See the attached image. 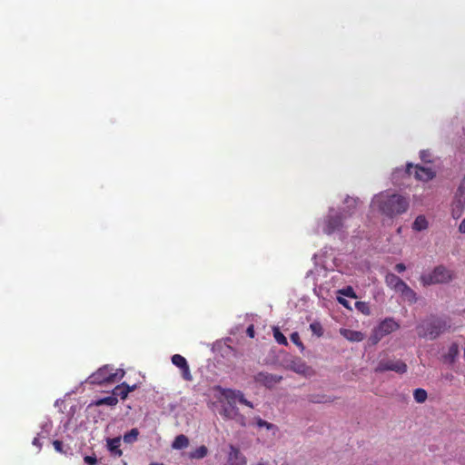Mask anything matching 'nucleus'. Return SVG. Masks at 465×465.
Instances as JSON below:
<instances>
[{
	"instance_id": "nucleus-5",
	"label": "nucleus",
	"mask_w": 465,
	"mask_h": 465,
	"mask_svg": "<svg viewBox=\"0 0 465 465\" xmlns=\"http://www.w3.org/2000/svg\"><path fill=\"white\" fill-rule=\"evenodd\" d=\"M453 278V273L450 270L443 265L436 266L430 273L422 274L420 276V282L424 286L432 284L447 283Z\"/></svg>"
},
{
	"instance_id": "nucleus-6",
	"label": "nucleus",
	"mask_w": 465,
	"mask_h": 465,
	"mask_svg": "<svg viewBox=\"0 0 465 465\" xmlns=\"http://www.w3.org/2000/svg\"><path fill=\"white\" fill-rule=\"evenodd\" d=\"M227 402L223 406L221 414L224 419L232 420L237 424L244 427L246 425L245 417L240 413L239 409L235 405V401L232 399H226Z\"/></svg>"
},
{
	"instance_id": "nucleus-13",
	"label": "nucleus",
	"mask_w": 465,
	"mask_h": 465,
	"mask_svg": "<svg viewBox=\"0 0 465 465\" xmlns=\"http://www.w3.org/2000/svg\"><path fill=\"white\" fill-rule=\"evenodd\" d=\"M224 396L226 399H232L233 401L238 400L240 403L244 404L250 408H252V403L244 398V395L240 391L228 390Z\"/></svg>"
},
{
	"instance_id": "nucleus-8",
	"label": "nucleus",
	"mask_w": 465,
	"mask_h": 465,
	"mask_svg": "<svg viewBox=\"0 0 465 465\" xmlns=\"http://www.w3.org/2000/svg\"><path fill=\"white\" fill-rule=\"evenodd\" d=\"M387 371H393L397 373H405L407 371V365L401 360H382L381 361L376 369V372H383Z\"/></svg>"
},
{
	"instance_id": "nucleus-4",
	"label": "nucleus",
	"mask_w": 465,
	"mask_h": 465,
	"mask_svg": "<svg viewBox=\"0 0 465 465\" xmlns=\"http://www.w3.org/2000/svg\"><path fill=\"white\" fill-rule=\"evenodd\" d=\"M124 374L123 369L114 370L110 365H104L90 375L88 381L90 383L97 385L111 384L121 381Z\"/></svg>"
},
{
	"instance_id": "nucleus-26",
	"label": "nucleus",
	"mask_w": 465,
	"mask_h": 465,
	"mask_svg": "<svg viewBox=\"0 0 465 465\" xmlns=\"http://www.w3.org/2000/svg\"><path fill=\"white\" fill-rule=\"evenodd\" d=\"M310 329L317 337H322L323 335V328L320 322H312L310 324Z\"/></svg>"
},
{
	"instance_id": "nucleus-12",
	"label": "nucleus",
	"mask_w": 465,
	"mask_h": 465,
	"mask_svg": "<svg viewBox=\"0 0 465 465\" xmlns=\"http://www.w3.org/2000/svg\"><path fill=\"white\" fill-rule=\"evenodd\" d=\"M385 282L388 287L394 290L396 292L404 286L406 283L399 276L394 273L389 272L385 276Z\"/></svg>"
},
{
	"instance_id": "nucleus-40",
	"label": "nucleus",
	"mask_w": 465,
	"mask_h": 465,
	"mask_svg": "<svg viewBox=\"0 0 465 465\" xmlns=\"http://www.w3.org/2000/svg\"><path fill=\"white\" fill-rule=\"evenodd\" d=\"M338 302L342 304L344 307L349 308V302L347 300L341 297H338Z\"/></svg>"
},
{
	"instance_id": "nucleus-20",
	"label": "nucleus",
	"mask_w": 465,
	"mask_h": 465,
	"mask_svg": "<svg viewBox=\"0 0 465 465\" xmlns=\"http://www.w3.org/2000/svg\"><path fill=\"white\" fill-rule=\"evenodd\" d=\"M118 403V399L114 395L107 396L104 398H101L94 402V405H107V406H115Z\"/></svg>"
},
{
	"instance_id": "nucleus-44",
	"label": "nucleus",
	"mask_w": 465,
	"mask_h": 465,
	"mask_svg": "<svg viewBox=\"0 0 465 465\" xmlns=\"http://www.w3.org/2000/svg\"><path fill=\"white\" fill-rule=\"evenodd\" d=\"M304 369H305V364H304V363H301V364H299V365H298V367H297V368H295L294 370H295V371H297V372H302V371H304Z\"/></svg>"
},
{
	"instance_id": "nucleus-2",
	"label": "nucleus",
	"mask_w": 465,
	"mask_h": 465,
	"mask_svg": "<svg viewBox=\"0 0 465 465\" xmlns=\"http://www.w3.org/2000/svg\"><path fill=\"white\" fill-rule=\"evenodd\" d=\"M450 328L451 323L448 317L430 314L420 321V322L416 326V331L420 338L435 340Z\"/></svg>"
},
{
	"instance_id": "nucleus-10",
	"label": "nucleus",
	"mask_w": 465,
	"mask_h": 465,
	"mask_svg": "<svg viewBox=\"0 0 465 465\" xmlns=\"http://www.w3.org/2000/svg\"><path fill=\"white\" fill-rule=\"evenodd\" d=\"M230 451L228 454L227 465H246V459L241 453L239 448L230 445Z\"/></svg>"
},
{
	"instance_id": "nucleus-21",
	"label": "nucleus",
	"mask_w": 465,
	"mask_h": 465,
	"mask_svg": "<svg viewBox=\"0 0 465 465\" xmlns=\"http://www.w3.org/2000/svg\"><path fill=\"white\" fill-rule=\"evenodd\" d=\"M130 393V390H125L124 383L117 385L113 390V395L114 397H120L122 400H125Z\"/></svg>"
},
{
	"instance_id": "nucleus-16",
	"label": "nucleus",
	"mask_w": 465,
	"mask_h": 465,
	"mask_svg": "<svg viewBox=\"0 0 465 465\" xmlns=\"http://www.w3.org/2000/svg\"><path fill=\"white\" fill-rule=\"evenodd\" d=\"M397 292L401 293L404 300L410 303H415L418 300L416 292L407 283Z\"/></svg>"
},
{
	"instance_id": "nucleus-15",
	"label": "nucleus",
	"mask_w": 465,
	"mask_h": 465,
	"mask_svg": "<svg viewBox=\"0 0 465 465\" xmlns=\"http://www.w3.org/2000/svg\"><path fill=\"white\" fill-rule=\"evenodd\" d=\"M120 445H121V438L120 437H115V438L107 440V448H108L109 451L116 457H121L123 455V451L120 449Z\"/></svg>"
},
{
	"instance_id": "nucleus-25",
	"label": "nucleus",
	"mask_w": 465,
	"mask_h": 465,
	"mask_svg": "<svg viewBox=\"0 0 465 465\" xmlns=\"http://www.w3.org/2000/svg\"><path fill=\"white\" fill-rule=\"evenodd\" d=\"M172 363L173 365H175L176 367H178L179 369H182V368L185 367V365L188 364L186 359L180 354L173 355Z\"/></svg>"
},
{
	"instance_id": "nucleus-23",
	"label": "nucleus",
	"mask_w": 465,
	"mask_h": 465,
	"mask_svg": "<svg viewBox=\"0 0 465 465\" xmlns=\"http://www.w3.org/2000/svg\"><path fill=\"white\" fill-rule=\"evenodd\" d=\"M138 435L139 430L136 428H134L129 432L124 435V441L126 443H133L136 441Z\"/></svg>"
},
{
	"instance_id": "nucleus-33",
	"label": "nucleus",
	"mask_w": 465,
	"mask_h": 465,
	"mask_svg": "<svg viewBox=\"0 0 465 465\" xmlns=\"http://www.w3.org/2000/svg\"><path fill=\"white\" fill-rule=\"evenodd\" d=\"M459 353V347L456 343H452L448 351V356L453 360Z\"/></svg>"
},
{
	"instance_id": "nucleus-18",
	"label": "nucleus",
	"mask_w": 465,
	"mask_h": 465,
	"mask_svg": "<svg viewBox=\"0 0 465 465\" xmlns=\"http://www.w3.org/2000/svg\"><path fill=\"white\" fill-rule=\"evenodd\" d=\"M208 454V448L202 445L189 453V458L192 460H201Z\"/></svg>"
},
{
	"instance_id": "nucleus-34",
	"label": "nucleus",
	"mask_w": 465,
	"mask_h": 465,
	"mask_svg": "<svg viewBox=\"0 0 465 465\" xmlns=\"http://www.w3.org/2000/svg\"><path fill=\"white\" fill-rule=\"evenodd\" d=\"M53 445H54V450L57 452H60V453H64V450H63L64 444H63V442L61 440H55L53 442Z\"/></svg>"
},
{
	"instance_id": "nucleus-19",
	"label": "nucleus",
	"mask_w": 465,
	"mask_h": 465,
	"mask_svg": "<svg viewBox=\"0 0 465 465\" xmlns=\"http://www.w3.org/2000/svg\"><path fill=\"white\" fill-rule=\"evenodd\" d=\"M428 227V222L425 218V216L423 215H419L413 224H412V228L413 230L417 231V232H420L422 230H425L426 228Z\"/></svg>"
},
{
	"instance_id": "nucleus-31",
	"label": "nucleus",
	"mask_w": 465,
	"mask_h": 465,
	"mask_svg": "<svg viewBox=\"0 0 465 465\" xmlns=\"http://www.w3.org/2000/svg\"><path fill=\"white\" fill-rule=\"evenodd\" d=\"M355 306H356L358 311L361 312L365 315H369L370 314V308H369V306H368V304L366 302H357L355 303Z\"/></svg>"
},
{
	"instance_id": "nucleus-29",
	"label": "nucleus",
	"mask_w": 465,
	"mask_h": 465,
	"mask_svg": "<svg viewBox=\"0 0 465 465\" xmlns=\"http://www.w3.org/2000/svg\"><path fill=\"white\" fill-rule=\"evenodd\" d=\"M339 293H341L346 297L356 298L355 292H354L353 288L351 286H347L343 289L339 290Z\"/></svg>"
},
{
	"instance_id": "nucleus-22",
	"label": "nucleus",
	"mask_w": 465,
	"mask_h": 465,
	"mask_svg": "<svg viewBox=\"0 0 465 465\" xmlns=\"http://www.w3.org/2000/svg\"><path fill=\"white\" fill-rule=\"evenodd\" d=\"M413 397L418 403H423L427 400L428 394L424 389L419 388L413 391Z\"/></svg>"
},
{
	"instance_id": "nucleus-14",
	"label": "nucleus",
	"mask_w": 465,
	"mask_h": 465,
	"mask_svg": "<svg viewBox=\"0 0 465 465\" xmlns=\"http://www.w3.org/2000/svg\"><path fill=\"white\" fill-rule=\"evenodd\" d=\"M340 333L350 341H361L364 340V334L358 331L341 329Z\"/></svg>"
},
{
	"instance_id": "nucleus-3",
	"label": "nucleus",
	"mask_w": 465,
	"mask_h": 465,
	"mask_svg": "<svg viewBox=\"0 0 465 465\" xmlns=\"http://www.w3.org/2000/svg\"><path fill=\"white\" fill-rule=\"evenodd\" d=\"M372 203L383 214L390 217L405 213L409 207L408 200L396 193H381Z\"/></svg>"
},
{
	"instance_id": "nucleus-46",
	"label": "nucleus",
	"mask_w": 465,
	"mask_h": 465,
	"mask_svg": "<svg viewBox=\"0 0 465 465\" xmlns=\"http://www.w3.org/2000/svg\"><path fill=\"white\" fill-rule=\"evenodd\" d=\"M150 465H164L163 463L152 462Z\"/></svg>"
},
{
	"instance_id": "nucleus-43",
	"label": "nucleus",
	"mask_w": 465,
	"mask_h": 465,
	"mask_svg": "<svg viewBox=\"0 0 465 465\" xmlns=\"http://www.w3.org/2000/svg\"><path fill=\"white\" fill-rule=\"evenodd\" d=\"M32 443H33V445L36 446L38 449H41L42 444L40 442V440L37 437H35L33 440Z\"/></svg>"
},
{
	"instance_id": "nucleus-24",
	"label": "nucleus",
	"mask_w": 465,
	"mask_h": 465,
	"mask_svg": "<svg viewBox=\"0 0 465 465\" xmlns=\"http://www.w3.org/2000/svg\"><path fill=\"white\" fill-rule=\"evenodd\" d=\"M272 331H273V337H274L275 341L281 345L287 346L288 341H287L286 337L281 332L279 328L273 327Z\"/></svg>"
},
{
	"instance_id": "nucleus-32",
	"label": "nucleus",
	"mask_w": 465,
	"mask_h": 465,
	"mask_svg": "<svg viewBox=\"0 0 465 465\" xmlns=\"http://www.w3.org/2000/svg\"><path fill=\"white\" fill-rule=\"evenodd\" d=\"M290 339L294 344H296L301 349L304 348L303 343L302 342L300 335L297 331L292 332L290 336Z\"/></svg>"
},
{
	"instance_id": "nucleus-1",
	"label": "nucleus",
	"mask_w": 465,
	"mask_h": 465,
	"mask_svg": "<svg viewBox=\"0 0 465 465\" xmlns=\"http://www.w3.org/2000/svg\"><path fill=\"white\" fill-rule=\"evenodd\" d=\"M347 209L342 213H336L333 209L329 211V213L324 217L322 228L325 234L331 235L334 232H343L346 228L345 220L353 214L352 209H355L358 200L351 197L345 199Z\"/></svg>"
},
{
	"instance_id": "nucleus-27",
	"label": "nucleus",
	"mask_w": 465,
	"mask_h": 465,
	"mask_svg": "<svg viewBox=\"0 0 465 465\" xmlns=\"http://www.w3.org/2000/svg\"><path fill=\"white\" fill-rule=\"evenodd\" d=\"M310 401L313 403H324V402H331L332 400L324 395H311Z\"/></svg>"
},
{
	"instance_id": "nucleus-7",
	"label": "nucleus",
	"mask_w": 465,
	"mask_h": 465,
	"mask_svg": "<svg viewBox=\"0 0 465 465\" xmlns=\"http://www.w3.org/2000/svg\"><path fill=\"white\" fill-rule=\"evenodd\" d=\"M406 172L409 175L413 174L417 180L422 182L430 181L435 177V172L430 168L423 167L419 164L413 165L412 163H409Z\"/></svg>"
},
{
	"instance_id": "nucleus-37",
	"label": "nucleus",
	"mask_w": 465,
	"mask_h": 465,
	"mask_svg": "<svg viewBox=\"0 0 465 465\" xmlns=\"http://www.w3.org/2000/svg\"><path fill=\"white\" fill-rule=\"evenodd\" d=\"M246 333L247 335L250 337V338H254V335H255V331H254V327L253 325H250L247 330H246Z\"/></svg>"
},
{
	"instance_id": "nucleus-30",
	"label": "nucleus",
	"mask_w": 465,
	"mask_h": 465,
	"mask_svg": "<svg viewBox=\"0 0 465 465\" xmlns=\"http://www.w3.org/2000/svg\"><path fill=\"white\" fill-rule=\"evenodd\" d=\"M182 371V377L184 381H193V375L190 371L189 364L185 365V367L181 369Z\"/></svg>"
},
{
	"instance_id": "nucleus-45",
	"label": "nucleus",
	"mask_w": 465,
	"mask_h": 465,
	"mask_svg": "<svg viewBox=\"0 0 465 465\" xmlns=\"http://www.w3.org/2000/svg\"><path fill=\"white\" fill-rule=\"evenodd\" d=\"M256 465H270L268 462H258Z\"/></svg>"
},
{
	"instance_id": "nucleus-49",
	"label": "nucleus",
	"mask_w": 465,
	"mask_h": 465,
	"mask_svg": "<svg viewBox=\"0 0 465 465\" xmlns=\"http://www.w3.org/2000/svg\"><path fill=\"white\" fill-rule=\"evenodd\" d=\"M377 342V339L373 338V343Z\"/></svg>"
},
{
	"instance_id": "nucleus-9",
	"label": "nucleus",
	"mask_w": 465,
	"mask_h": 465,
	"mask_svg": "<svg viewBox=\"0 0 465 465\" xmlns=\"http://www.w3.org/2000/svg\"><path fill=\"white\" fill-rule=\"evenodd\" d=\"M254 380L267 388H272L282 380V376L261 371L255 375Z\"/></svg>"
},
{
	"instance_id": "nucleus-48",
	"label": "nucleus",
	"mask_w": 465,
	"mask_h": 465,
	"mask_svg": "<svg viewBox=\"0 0 465 465\" xmlns=\"http://www.w3.org/2000/svg\"><path fill=\"white\" fill-rule=\"evenodd\" d=\"M377 342V339L373 338V343Z\"/></svg>"
},
{
	"instance_id": "nucleus-39",
	"label": "nucleus",
	"mask_w": 465,
	"mask_h": 465,
	"mask_svg": "<svg viewBox=\"0 0 465 465\" xmlns=\"http://www.w3.org/2000/svg\"><path fill=\"white\" fill-rule=\"evenodd\" d=\"M429 156H430V154L428 153V152H426V151L420 152V158L422 161L430 162V160H427V157H429Z\"/></svg>"
},
{
	"instance_id": "nucleus-42",
	"label": "nucleus",
	"mask_w": 465,
	"mask_h": 465,
	"mask_svg": "<svg viewBox=\"0 0 465 465\" xmlns=\"http://www.w3.org/2000/svg\"><path fill=\"white\" fill-rule=\"evenodd\" d=\"M459 231H460V232L465 234V218L461 221V223L459 226Z\"/></svg>"
},
{
	"instance_id": "nucleus-36",
	"label": "nucleus",
	"mask_w": 465,
	"mask_h": 465,
	"mask_svg": "<svg viewBox=\"0 0 465 465\" xmlns=\"http://www.w3.org/2000/svg\"><path fill=\"white\" fill-rule=\"evenodd\" d=\"M257 425L259 427H266L267 429H272L273 427V425L272 423H269L266 420H263L262 419H258Z\"/></svg>"
},
{
	"instance_id": "nucleus-11",
	"label": "nucleus",
	"mask_w": 465,
	"mask_h": 465,
	"mask_svg": "<svg viewBox=\"0 0 465 465\" xmlns=\"http://www.w3.org/2000/svg\"><path fill=\"white\" fill-rule=\"evenodd\" d=\"M400 328V325L392 318H387L382 321L378 328L379 332L381 335H388Z\"/></svg>"
},
{
	"instance_id": "nucleus-17",
	"label": "nucleus",
	"mask_w": 465,
	"mask_h": 465,
	"mask_svg": "<svg viewBox=\"0 0 465 465\" xmlns=\"http://www.w3.org/2000/svg\"><path fill=\"white\" fill-rule=\"evenodd\" d=\"M189 445V440L188 438L183 435L180 434L175 437L174 440L172 443V448L174 450H183Z\"/></svg>"
},
{
	"instance_id": "nucleus-41",
	"label": "nucleus",
	"mask_w": 465,
	"mask_h": 465,
	"mask_svg": "<svg viewBox=\"0 0 465 465\" xmlns=\"http://www.w3.org/2000/svg\"><path fill=\"white\" fill-rule=\"evenodd\" d=\"M123 383H124V385L125 390H130V392L134 391V390H136V388H137V385H136V384L130 386V385H128V384H127V383H125V382H123Z\"/></svg>"
},
{
	"instance_id": "nucleus-35",
	"label": "nucleus",
	"mask_w": 465,
	"mask_h": 465,
	"mask_svg": "<svg viewBox=\"0 0 465 465\" xmlns=\"http://www.w3.org/2000/svg\"><path fill=\"white\" fill-rule=\"evenodd\" d=\"M84 460L87 465H95L97 463V460L94 456H85Z\"/></svg>"
},
{
	"instance_id": "nucleus-28",
	"label": "nucleus",
	"mask_w": 465,
	"mask_h": 465,
	"mask_svg": "<svg viewBox=\"0 0 465 465\" xmlns=\"http://www.w3.org/2000/svg\"><path fill=\"white\" fill-rule=\"evenodd\" d=\"M463 210V204L459 201L452 208V217L458 219L460 217Z\"/></svg>"
},
{
	"instance_id": "nucleus-47",
	"label": "nucleus",
	"mask_w": 465,
	"mask_h": 465,
	"mask_svg": "<svg viewBox=\"0 0 465 465\" xmlns=\"http://www.w3.org/2000/svg\"><path fill=\"white\" fill-rule=\"evenodd\" d=\"M281 465H290L288 462H283Z\"/></svg>"
},
{
	"instance_id": "nucleus-38",
	"label": "nucleus",
	"mask_w": 465,
	"mask_h": 465,
	"mask_svg": "<svg viewBox=\"0 0 465 465\" xmlns=\"http://www.w3.org/2000/svg\"><path fill=\"white\" fill-rule=\"evenodd\" d=\"M395 270H396L398 272H400V273H401V272H404V271L406 270V266H405V264H404V263H401H401H397V264L395 265Z\"/></svg>"
}]
</instances>
